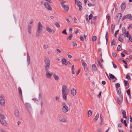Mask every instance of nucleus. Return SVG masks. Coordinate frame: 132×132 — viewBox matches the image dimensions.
<instances>
[{"label":"nucleus","instance_id":"23","mask_svg":"<svg viewBox=\"0 0 132 132\" xmlns=\"http://www.w3.org/2000/svg\"><path fill=\"white\" fill-rule=\"evenodd\" d=\"M66 60L65 59L63 58L62 60V64H64L65 65H67V63L66 62Z\"/></svg>","mask_w":132,"mask_h":132},{"label":"nucleus","instance_id":"33","mask_svg":"<svg viewBox=\"0 0 132 132\" xmlns=\"http://www.w3.org/2000/svg\"><path fill=\"white\" fill-rule=\"evenodd\" d=\"M110 75V77L111 79H114V78H116L113 75L111 74L110 73L109 74Z\"/></svg>","mask_w":132,"mask_h":132},{"label":"nucleus","instance_id":"10","mask_svg":"<svg viewBox=\"0 0 132 132\" xmlns=\"http://www.w3.org/2000/svg\"><path fill=\"white\" fill-rule=\"evenodd\" d=\"M53 75V73L52 72H51L49 71H47L46 72V74L45 76L47 78H50L51 76Z\"/></svg>","mask_w":132,"mask_h":132},{"label":"nucleus","instance_id":"48","mask_svg":"<svg viewBox=\"0 0 132 132\" xmlns=\"http://www.w3.org/2000/svg\"><path fill=\"white\" fill-rule=\"evenodd\" d=\"M73 20H74V22H75V23H76L77 22V19H76V18L75 17H74L73 18Z\"/></svg>","mask_w":132,"mask_h":132},{"label":"nucleus","instance_id":"39","mask_svg":"<svg viewBox=\"0 0 132 132\" xmlns=\"http://www.w3.org/2000/svg\"><path fill=\"white\" fill-rule=\"evenodd\" d=\"M72 34H70V35L67 38V39L68 40H70L71 39L72 37Z\"/></svg>","mask_w":132,"mask_h":132},{"label":"nucleus","instance_id":"1","mask_svg":"<svg viewBox=\"0 0 132 132\" xmlns=\"http://www.w3.org/2000/svg\"><path fill=\"white\" fill-rule=\"evenodd\" d=\"M69 90L65 85H63L62 86V93L63 99L65 100L67 99V96L69 93Z\"/></svg>","mask_w":132,"mask_h":132},{"label":"nucleus","instance_id":"50","mask_svg":"<svg viewBox=\"0 0 132 132\" xmlns=\"http://www.w3.org/2000/svg\"><path fill=\"white\" fill-rule=\"evenodd\" d=\"M126 92L127 94L128 95H130V90L129 89H128L127 90Z\"/></svg>","mask_w":132,"mask_h":132},{"label":"nucleus","instance_id":"42","mask_svg":"<svg viewBox=\"0 0 132 132\" xmlns=\"http://www.w3.org/2000/svg\"><path fill=\"white\" fill-rule=\"evenodd\" d=\"M26 106L28 109L31 108V107L29 103H26Z\"/></svg>","mask_w":132,"mask_h":132},{"label":"nucleus","instance_id":"56","mask_svg":"<svg viewBox=\"0 0 132 132\" xmlns=\"http://www.w3.org/2000/svg\"><path fill=\"white\" fill-rule=\"evenodd\" d=\"M77 45V44L75 42H73V46H76Z\"/></svg>","mask_w":132,"mask_h":132},{"label":"nucleus","instance_id":"47","mask_svg":"<svg viewBox=\"0 0 132 132\" xmlns=\"http://www.w3.org/2000/svg\"><path fill=\"white\" fill-rule=\"evenodd\" d=\"M122 31L123 33H124L125 32H126L125 29V27H122Z\"/></svg>","mask_w":132,"mask_h":132},{"label":"nucleus","instance_id":"3","mask_svg":"<svg viewBox=\"0 0 132 132\" xmlns=\"http://www.w3.org/2000/svg\"><path fill=\"white\" fill-rule=\"evenodd\" d=\"M66 3V1L62 0L60 3L63 9L65 12H67L69 10V6L67 5H65Z\"/></svg>","mask_w":132,"mask_h":132},{"label":"nucleus","instance_id":"43","mask_svg":"<svg viewBox=\"0 0 132 132\" xmlns=\"http://www.w3.org/2000/svg\"><path fill=\"white\" fill-rule=\"evenodd\" d=\"M92 90H90L89 91H88L87 92L88 94L90 97L92 95H90V93L92 92L93 91Z\"/></svg>","mask_w":132,"mask_h":132},{"label":"nucleus","instance_id":"28","mask_svg":"<svg viewBox=\"0 0 132 132\" xmlns=\"http://www.w3.org/2000/svg\"><path fill=\"white\" fill-rule=\"evenodd\" d=\"M53 77L56 80H57L59 79V77L57 75H56L55 74H54L53 75Z\"/></svg>","mask_w":132,"mask_h":132},{"label":"nucleus","instance_id":"60","mask_svg":"<svg viewBox=\"0 0 132 132\" xmlns=\"http://www.w3.org/2000/svg\"><path fill=\"white\" fill-rule=\"evenodd\" d=\"M115 28V26L114 25L112 24L111 26V29H114Z\"/></svg>","mask_w":132,"mask_h":132},{"label":"nucleus","instance_id":"8","mask_svg":"<svg viewBox=\"0 0 132 132\" xmlns=\"http://www.w3.org/2000/svg\"><path fill=\"white\" fill-rule=\"evenodd\" d=\"M44 61L45 63V65H50V61L49 59L47 57H45L44 59Z\"/></svg>","mask_w":132,"mask_h":132},{"label":"nucleus","instance_id":"25","mask_svg":"<svg viewBox=\"0 0 132 132\" xmlns=\"http://www.w3.org/2000/svg\"><path fill=\"white\" fill-rule=\"evenodd\" d=\"M92 68L93 70L94 71H96V66L94 64H93L92 65Z\"/></svg>","mask_w":132,"mask_h":132},{"label":"nucleus","instance_id":"24","mask_svg":"<svg viewBox=\"0 0 132 132\" xmlns=\"http://www.w3.org/2000/svg\"><path fill=\"white\" fill-rule=\"evenodd\" d=\"M34 22V20L32 19H31L29 21V23L28 24V27H29V26H30L32 27V25L33 22Z\"/></svg>","mask_w":132,"mask_h":132},{"label":"nucleus","instance_id":"9","mask_svg":"<svg viewBox=\"0 0 132 132\" xmlns=\"http://www.w3.org/2000/svg\"><path fill=\"white\" fill-rule=\"evenodd\" d=\"M81 62L82 64L84 67V71H85L86 72L87 71V68L86 64L83 60H81Z\"/></svg>","mask_w":132,"mask_h":132},{"label":"nucleus","instance_id":"16","mask_svg":"<svg viewBox=\"0 0 132 132\" xmlns=\"http://www.w3.org/2000/svg\"><path fill=\"white\" fill-rule=\"evenodd\" d=\"M121 6L122 11H124L126 8L125 4V3H122Z\"/></svg>","mask_w":132,"mask_h":132},{"label":"nucleus","instance_id":"49","mask_svg":"<svg viewBox=\"0 0 132 132\" xmlns=\"http://www.w3.org/2000/svg\"><path fill=\"white\" fill-rule=\"evenodd\" d=\"M56 51L57 53L59 54L61 53V51L59 49H56Z\"/></svg>","mask_w":132,"mask_h":132},{"label":"nucleus","instance_id":"18","mask_svg":"<svg viewBox=\"0 0 132 132\" xmlns=\"http://www.w3.org/2000/svg\"><path fill=\"white\" fill-rule=\"evenodd\" d=\"M59 121L62 123H65L67 122L65 118L64 117L62 118Z\"/></svg>","mask_w":132,"mask_h":132},{"label":"nucleus","instance_id":"59","mask_svg":"<svg viewBox=\"0 0 132 132\" xmlns=\"http://www.w3.org/2000/svg\"><path fill=\"white\" fill-rule=\"evenodd\" d=\"M124 82L125 83V86H126L128 83L127 81L126 80H125L124 81Z\"/></svg>","mask_w":132,"mask_h":132},{"label":"nucleus","instance_id":"19","mask_svg":"<svg viewBox=\"0 0 132 132\" xmlns=\"http://www.w3.org/2000/svg\"><path fill=\"white\" fill-rule=\"evenodd\" d=\"M123 115V118H126V112L125 110H122L121 111Z\"/></svg>","mask_w":132,"mask_h":132},{"label":"nucleus","instance_id":"55","mask_svg":"<svg viewBox=\"0 0 132 132\" xmlns=\"http://www.w3.org/2000/svg\"><path fill=\"white\" fill-rule=\"evenodd\" d=\"M0 98L1 99H4V97L3 95H1L0 96Z\"/></svg>","mask_w":132,"mask_h":132},{"label":"nucleus","instance_id":"44","mask_svg":"<svg viewBox=\"0 0 132 132\" xmlns=\"http://www.w3.org/2000/svg\"><path fill=\"white\" fill-rule=\"evenodd\" d=\"M48 45H45L43 46V48L45 49H46L48 48Z\"/></svg>","mask_w":132,"mask_h":132},{"label":"nucleus","instance_id":"63","mask_svg":"<svg viewBox=\"0 0 132 132\" xmlns=\"http://www.w3.org/2000/svg\"><path fill=\"white\" fill-rule=\"evenodd\" d=\"M55 99L57 101H59V98L57 97H55Z\"/></svg>","mask_w":132,"mask_h":132},{"label":"nucleus","instance_id":"45","mask_svg":"<svg viewBox=\"0 0 132 132\" xmlns=\"http://www.w3.org/2000/svg\"><path fill=\"white\" fill-rule=\"evenodd\" d=\"M61 118V115L60 114L58 115L57 117V119L59 121Z\"/></svg>","mask_w":132,"mask_h":132},{"label":"nucleus","instance_id":"32","mask_svg":"<svg viewBox=\"0 0 132 132\" xmlns=\"http://www.w3.org/2000/svg\"><path fill=\"white\" fill-rule=\"evenodd\" d=\"M18 91L19 94L20 95H22V92L21 88L20 87H19L18 88Z\"/></svg>","mask_w":132,"mask_h":132},{"label":"nucleus","instance_id":"14","mask_svg":"<svg viewBox=\"0 0 132 132\" xmlns=\"http://www.w3.org/2000/svg\"><path fill=\"white\" fill-rule=\"evenodd\" d=\"M5 104V101L4 99H0V104L2 106H4Z\"/></svg>","mask_w":132,"mask_h":132},{"label":"nucleus","instance_id":"2","mask_svg":"<svg viewBox=\"0 0 132 132\" xmlns=\"http://www.w3.org/2000/svg\"><path fill=\"white\" fill-rule=\"evenodd\" d=\"M44 27L40 22H39L37 24V28L36 36V37L39 36L40 34L43 31Z\"/></svg>","mask_w":132,"mask_h":132},{"label":"nucleus","instance_id":"36","mask_svg":"<svg viewBox=\"0 0 132 132\" xmlns=\"http://www.w3.org/2000/svg\"><path fill=\"white\" fill-rule=\"evenodd\" d=\"M115 44V41L114 39H113L112 42L111 43V45H114Z\"/></svg>","mask_w":132,"mask_h":132},{"label":"nucleus","instance_id":"26","mask_svg":"<svg viewBox=\"0 0 132 132\" xmlns=\"http://www.w3.org/2000/svg\"><path fill=\"white\" fill-rule=\"evenodd\" d=\"M129 32L128 31H127L124 33H123L122 34L124 35V36H126L127 37H129Z\"/></svg>","mask_w":132,"mask_h":132},{"label":"nucleus","instance_id":"22","mask_svg":"<svg viewBox=\"0 0 132 132\" xmlns=\"http://www.w3.org/2000/svg\"><path fill=\"white\" fill-rule=\"evenodd\" d=\"M0 121L1 123L4 126H6L7 125V123L6 122V121L4 120H0Z\"/></svg>","mask_w":132,"mask_h":132},{"label":"nucleus","instance_id":"38","mask_svg":"<svg viewBox=\"0 0 132 132\" xmlns=\"http://www.w3.org/2000/svg\"><path fill=\"white\" fill-rule=\"evenodd\" d=\"M97 37L95 36H94L92 38V40L93 41H95L97 39Z\"/></svg>","mask_w":132,"mask_h":132},{"label":"nucleus","instance_id":"31","mask_svg":"<svg viewBox=\"0 0 132 132\" xmlns=\"http://www.w3.org/2000/svg\"><path fill=\"white\" fill-rule=\"evenodd\" d=\"M99 117V115L98 113H97L95 117L94 118V120H95V121H97Z\"/></svg>","mask_w":132,"mask_h":132},{"label":"nucleus","instance_id":"57","mask_svg":"<svg viewBox=\"0 0 132 132\" xmlns=\"http://www.w3.org/2000/svg\"><path fill=\"white\" fill-rule=\"evenodd\" d=\"M117 55V54L116 53H113V56L114 57H116Z\"/></svg>","mask_w":132,"mask_h":132},{"label":"nucleus","instance_id":"64","mask_svg":"<svg viewBox=\"0 0 132 132\" xmlns=\"http://www.w3.org/2000/svg\"><path fill=\"white\" fill-rule=\"evenodd\" d=\"M0 131L1 132H6L2 128H1L0 129Z\"/></svg>","mask_w":132,"mask_h":132},{"label":"nucleus","instance_id":"61","mask_svg":"<svg viewBox=\"0 0 132 132\" xmlns=\"http://www.w3.org/2000/svg\"><path fill=\"white\" fill-rule=\"evenodd\" d=\"M101 93V92H100L99 94L97 96V97L98 98H100Z\"/></svg>","mask_w":132,"mask_h":132},{"label":"nucleus","instance_id":"54","mask_svg":"<svg viewBox=\"0 0 132 132\" xmlns=\"http://www.w3.org/2000/svg\"><path fill=\"white\" fill-rule=\"evenodd\" d=\"M80 39L82 41H83L84 40V37L82 36H80Z\"/></svg>","mask_w":132,"mask_h":132},{"label":"nucleus","instance_id":"41","mask_svg":"<svg viewBox=\"0 0 132 132\" xmlns=\"http://www.w3.org/2000/svg\"><path fill=\"white\" fill-rule=\"evenodd\" d=\"M120 85L119 83H117L116 84L115 86L116 89H117L118 88L120 87Z\"/></svg>","mask_w":132,"mask_h":132},{"label":"nucleus","instance_id":"13","mask_svg":"<svg viewBox=\"0 0 132 132\" xmlns=\"http://www.w3.org/2000/svg\"><path fill=\"white\" fill-rule=\"evenodd\" d=\"M81 2L79 1H77V5L79 7V10L81 11L82 10V7L81 6Z\"/></svg>","mask_w":132,"mask_h":132},{"label":"nucleus","instance_id":"21","mask_svg":"<svg viewBox=\"0 0 132 132\" xmlns=\"http://www.w3.org/2000/svg\"><path fill=\"white\" fill-rule=\"evenodd\" d=\"M46 30L49 33H51L52 32V29L48 26L46 27Z\"/></svg>","mask_w":132,"mask_h":132},{"label":"nucleus","instance_id":"15","mask_svg":"<svg viewBox=\"0 0 132 132\" xmlns=\"http://www.w3.org/2000/svg\"><path fill=\"white\" fill-rule=\"evenodd\" d=\"M14 115L17 118L19 117V113L18 110L17 109L15 110L14 112Z\"/></svg>","mask_w":132,"mask_h":132},{"label":"nucleus","instance_id":"35","mask_svg":"<svg viewBox=\"0 0 132 132\" xmlns=\"http://www.w3.org/2000/svg\"><path fill=\"white\" fill-rule=\"evenodd\" d=\"M31 27L30 26H29V27H28V32L30 34H31Z\"/></svg>","mask_w":132,"mask_h":132},{"label":"nucleus","instance_id":"51","mask_svg":"<svg viewBox=\"0 0 132 132\" xmlns=\"http://www.w3.org/2000/svg\"><path fill=\"white\" fill-rule=\"evenodd\" d=\"M118 40L120 42H122L123 41V39L121 37H119L118 38Z\"/></svg>","mask_w":132,"mask_h":132},{"label":"nucleus","instance_id":"62","mask_svg":"<svg viewBox=\"0 0 132 132\" xmlns=\"http://www.w3.org/2000/svg\"><path fill=\"white\" fill-rule=\"evenodd\" d=\"M118 126L119 127H121L122 126V124L121 123L118 124Z\"/></svg>","mask_w":132,"mask_h":132},{"label":"nucleus","instance_id":"37","mask_svg":"<svg viewBox=\"0 0 132 132\" xmlns=\"http://www.w3.org/2000/svg\"><path fill=\"white\" fill-rule=\"evenodd\" d=\"M55 25L56 27L58 28H59L60 27V25L57 22H55Z\"/></svg>","mask_w":132,"mask_h":132},{"label":"nucleus","instance_id":"58","mask_svg":"<svg viewBox=\"0 0 132 132\" xmlns=\"http://www.w3.org/2000/svg\"><path fill=\"white\" fill-rule=\"evenodd\" d=\"M92 14H90V15H89L88 16V18L89 19H90L92 18Z\"/></svg>","mask_w":132,"mask_h":132},{"label":"nucleus","instance_id":"53","mask_svg":"<svg viewBox=\"0 0 132 132\" xmlns=\"http://www.w3.org/2000/svg\"><path fill=\"white\" fill-rule=\"evenodd\" d=\"M62 33L63 34H67V33L66 32V30L65 29L62 32Z\"/></svg>","mask_w":132,"mask_h":132},{"label":"nucleus","instance_id":"46","mask_svg":"<svg viewBox=\"0 0 132 132\" xmlns=\"http://www.w3.org/2000/svg\"><path fill=\"white\" fill-rule=\"evenodd\" d=\"M126 78L128 79H130V80H131V79H130V77L129 75H128V74H127V75H126Z\"/></svg>","mask_w":132,"mask_h":132},{"label":"nucleus","instance_id":"20","mask_svg":"<svg viewBox=\"0 0 132 132\" xmlns=\"http://www.w3.org/2000/svg\"><path fill=\"white\" fill-rule=\"evenodd\" d=\"M50 65H45V69L46 72L48 71V70L50 69Z\"/></svg>","mask_w":132,"mask_h":132},{"label":"nucleus","instance_id":"5","mask_svg":"<svg viewBox=\"0 0 132 132\" xmlns=\"http://www.w3.org/2000/svg\"><path fill=\"white\" fill-rule=\"evenodd\" d=\"M62 109V111L63 112L66 113L68 112L69 111L68 107L66 105L65 103H64Z\"/></svg>","mask_w":132,"mask_h":132},{"label":"nucleus","instance_id":"12","mask_svg":"<svg viewBox=\"0 0 132 132\" xmlns=\"http://www.w3.org/2000/svg\"><path fill=\"white\" fill-rule=\"evenodd\" d=\"M71 93L72 95L73 96H75L76 94V91L75 89L73 88L71 89Z\"/></svg>","mask_w":132,"mask_h":132},{"label":"nucleus","instance_id":"17","mask_svg":"<svg viewBox=\"0 0 132 132\" xmlns=\"http://www.w3.org/2000/svg\"><path fill=\"white\" fill-rule=\"evenodd\" d=\"M27 65H28L30 62V59L29 57V55L28 53L27 54Z\"/></svg>","mask_w":132,"mask_h":132},{"label":"nucleus","instance_id":"6","mask_svg":"<svg viewBox=\"0 0 132 132\" xmlns=\"http://www.w3.org/2000/svg\"><path fill=\"white\" fill-rule=\"evenodd\" d=\"M127 19L132 20V16L130 14H128L126 15L123 16L122 18V20H123L125 19Z\"/></svg>","mask_w":132,"mask_h":132},{"label":"nucleus","instance_id":"34","mask_svg":"<svg viewBox=\"0 0 132 132\" xmlns=\"http://www.w3.org/2000/svg\"><path fill=\"white\" fill-rule=\"evenodd\" d=\"M116 90L117 94L119 95H120L121 94V91L120 89H116Z\"/></svg>","mask_w":132,"mask_h":132},{"label":"nucleus","instance_id":"4","mask_svg":"<svg viewBox=\"0 0 132 132\" xmlns=\"http://www.w3.org/2000/svg\"><path fill=\"white\" fill-rule=\"evenodd\" d=\"M44 6L45 8L47 10L51 11L52 10V8L50 5L47 2L44 3Z\"/></svg>","mask_w":132,"mask_h":132},{"label":"nucleus","instance_id":"29","mask_svg":"<svg viewBox=\"0 0 132 132\" xmlns=\"http://www.w3.org/2000/svg\"><path fill=\"white\" fill-rule=\"evenodd\" d=\"M0 117L1 118L0 120H3L6 119V118L3 115L0 114Z\"/></svg>","mask_w":132,"mask_h":132},{"label":"nucleus","instance_id":"30","mask_svg":"<svg viewBox=\"0 0 132 132\" xmlns=\"http://www.w3.org/2000/svg\"><path fill=\"white\" fill-rule=\"evenodd\" d=\"M92 114V112L91 110H89L88 112V116L89 117L91 116Z\"/></svg>","mask_w":132,"mask_h":132},{"label":"nucleus","instance_id":"11","mask_svg":"<svg viewBox=\"0 0 132 132\" xmlns=\"http://www.w3.org/2000/svg\"><path fill=\"white\" fill-rule=\"evenodd\" d=\"M122 16V14L121 13L118 14L116 16V19L117 21H119Z\"/></svg>","mask_w":132,"mask_h":132},{"label":"nucleus","instance_id":"27","mask_svg":"<svg viewBox=\"0 0 132 132\" xmlns=\"http://www.w3.org/2000/svg\"><path fill=\"white\" fill-rule=\"evenodd\" d=\"M98 63L97 64V65L98 66L100 67L101 68H102V65L101 64L100 61L99 60H97Z\"/></svg>","mask_w":132,"mask_h":132},{"label":"nucleus","instance_id":"7","mask_svg":"<svg viewBox=\"0 0 132 132\" xmlns=\"http://www.w3.org/2000/svg\"><path fill=\"white\" fill-rule=\"evenodd\" d=\"M117 100L118 104L119 105H121L123 100L122 96L120 95L119 97H117Z\"/></svg>","mask_w":132,"mask_h":132},{"label":"nucleus","instance_id":"52","mask_svg":"<svg viewBox=\"0 0 132 132\" xmlns=\"http://www.w3.org/2000/svg\"><path fill=\"white\" fill-rule=\"evenodd\" d=\"M106 18L107 19V21H108L110 19V17L109 16V15H107L106 16Z\"/></svg>","mask_w":132,"mask_h":132},{"label":"nucleus","instance_id":"40","mask_svg":"<svg viewBox=\"0 0 132 132\" xmlns=\"http://www.w3.org/2000/svg\"><path fill=\"white\" fill-rule=\"evenodd\" d=\"M117 49L119 51H120L121 50V48L120 45H119L118 46L117 48Z\"/></svg>","mask_w":132,"mask_h":132}]
</instances>
